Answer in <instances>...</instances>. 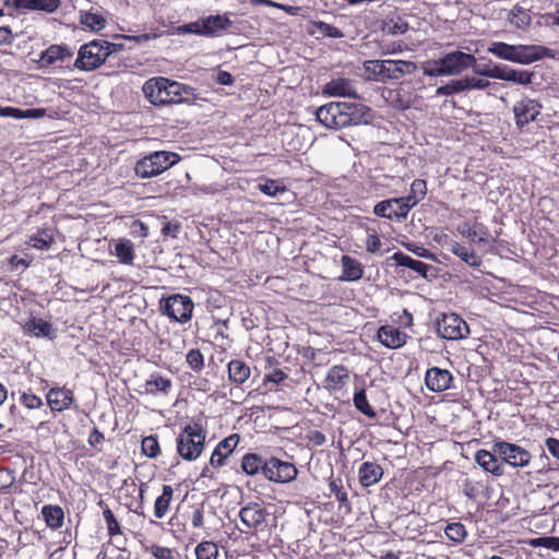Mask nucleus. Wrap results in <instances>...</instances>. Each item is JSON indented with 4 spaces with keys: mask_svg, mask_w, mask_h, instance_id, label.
<instances>
[{
    "mask_svg": "<svg viewBox=\"0 0 559 559\" xmlns=\"http://www.w3.org/2000/svg\"><path fill=\"white\" fill-rule=\"evenodd\" d=\"M463 83H464V90H485L488 86H490V82L488 80L477 78V76H464Z\"/></svg>",
    "mask_w": 559,
    "mask_h": 559,
    "instance_id": "52",
    "label": "nucleus"
},
{
    "mask_svg": "<svg viewBox=\"0 0 559 559\" xmlns=\"http://www.w3.org/2000/svg\"><path fill=\"white\" fill-rule=\"evenodd\" d=\"M240 438L239 435L233 433L218 442L216 448L214 449L211 459H210V465L212 467H221L225 464V461L228 459L229 455L234 452L236 449Z\"/></svg>",
    "mask_w": 559,
    "mask_h": 559,
    "instance_id": "17",
    "label": "nucleus"
},
{
    "mask_svg": "<svg viewBox=\"0 0 559 559\" xmlns=\"http://www.w3.org/2000/svg\"><path fill=\"white\" fill-rule=\"evenodd\" d=\"M353 401H354L355 407L359 412H361L364 415H366L369 418L376 417V412L370 406V404L367 400L366 391L364 389L354 394Z\"/></svg>",
    "mask_w": 559,
    "mask_h": 559,
    "instance_id": "40",
    "label": "nucleus"
},
{
    "mask_svg": "<svg viewBox=\"0 0 559 559\" xmlns=\"http://www.w3.org/2000/svg\"><path fill=\"white\" fill-rule=\"evenodd\" d=\"M453 377L447 369L432 367L427 370L425 382L427 388L432 392H443L450 389Z\"/></svg>",
    "mask_w": 559,
    "mask_h": 559,
    "instance_id": "18",
    "label": "nucleus"
},
{
    "mask_svg": "<svg viewBox=\"0 0 559 559\" xmlns=\"http://www.w3.org/2000/svg\"><path fill=\"white\" fill-rule=\"evenodd\" d=\"M463 79L452 80L449 83L441 85L437 88L436 94L441 95H453L464 92Z\"/></svg>",
    "mask_w": 559,
    "mask_h": 559,
    "instance_id": "46",
    "label": "nucleus"
},
{
    "mask_svg": "<svg viewBox=\"0 0 559 559\" xmlns=\"http://www.w3.org/2000/svg\"><path fill=\"white\" fill-rule=\"evenodd\" d=\"M444 533L455 544L463 543L467 536L465 526H444Z\"/></svg>",
    "mask_w": 559,
    "mask_h": 559,
    "instance_id": "50",
    "label": "nucleus"
},
{
    "mask_svg": "<svg viewBox=\"0 0 559 559\" xmlns=\"http://www.w3.org/2000/svg\"><path fill=\"white\" fill-rule=\"evenodd\" d=\"M269 532L265 530L264 526H261V528H254L252 533H250L249 537L247 538L246 548L249 547L251 549L260 550L267 542Z\"/></svg>",
    "mask_w": 559,
    "mask_h": 559,
    "instance_id": "38",
    "label": "nucleus"
},
{
    "mask_svg": "<svg viewBox=\"0 0 559 559\" xmlns=\"http://www.w3.org/2000/svg\"><path fill=\"white\" fill-rule=\"evenodd\" d=\"M508 21L516 28L524 29L531 24V16L523 8L515 7L509 12Z\"/></svg>",
    "mask_w": 559,
    "mask_h": 559,
    "instance_id": "37",
    "label": "nucleus"
},
{
    "mask_svg": "<svg viewBox=\"0 0 559 559\" xmlns=\"http://www.w3.org/2000/svg\"><path fill=\"white\" fill-rule=\"evenodd\" d=\"M359 483L364 487L377 484L383 476V468L374 462H364L358 471Z\"/></svg>",
    "mask_w": 559,
    "mask_h": 559,
    "instance_id": "25",
    "label": "nucleus"
},
{
    "mask_svg": "<svg viewBox=\"0 0 559 559\" xmlns=\"http://www.w3.org/2000/svg\"><path fill=\"white\" fill-rule=\"evenodd\" d=\"M493 452L497 453L502 461V464H508L512 467H526L531 460L532 454L526 449L508 441H496L492 443Z\"/></svg>",
    "mask_w": 559,
    "mask_h": 559,
    "instance_id": "9",
    "label": "nucleus"
},
{
    "mask_svg": "<svg viewBox=\"0 0 559 559\" xmlns=\"http://www.w3.org/2000/svg\"><path fill=\"white\" fill-rule=\"evenodd\" d=\"M72 57V51L64 45H50L46 50L41 51L39 62L41 67L55 64L57 61H63Z\"/></svg>",
    "mask_w": 559,
    "mask_h": 559,
    "instance_id": "24",
    "label": "nucleus"
},
{
    "mask_svg": "<svg viewBox=\"0 0 559 559\" xmlns=\"http://www.w3.org/2000/svg\"><path fill=\"white\" fill-rule=\"evenodd\" d=\"M20 401L29 409H37L43 406L41 399L31 392H23Z\"/></svg>",
    "mask_w": 559,
    "mask_h": 559,
    "instance_id": "55",
    "label": "nucleus"
},
{
    "mask_svg": "<svg viewBox=\"0 0 559 559\" xmlns=\"http://www.w3.org/2000/svg\"><path fill=\"white\" fill-rule=\"evenodd\" d=\"M143 92L153 105L185 103L195 97L193 87L163 76L146 81Z\"/></svg>",
    "mask_w": 559,
    "mask_h": 559,
    "instance_id": "3",
    "label": "nucleus"
},
{
    "mask_svg": "<svg viewBox=\"0 0 559 559\" xmlns=\"http://www.w3.org/2000/svg\"><path fill=\"white\" fill-rule=\"evenodd\" d=\"M381 248V240L378 235H369L366 241V249L370 253H377Z\"/></svg>",
    "mask_w": 559,
    "mask_h": 559,
    "instance_id": "63",
    "label": "nucleus"
},
{
    "mask_svg": "<svg viewBox=\"0 0 559 559\" xmlns=\"http://www.w3.org/2000/svg\"><path fill=\"white\" fill-rule=\"evenodd\" d=\"M385 29L392 35L404 34L408 31V23L400 16L392 17L385 22Z\"/></svg>",
    "mask_w": 559,
    "mask_h": 559,
    "instance_id": "47",
    "label": "nucleus"
},
{
    "mask_svg": "<svg viewBox=\"0 0 559 559\" xmlns=\"http://www.w3.org/2000/svg\"><path fill=\"white\" fill-rule=\"evenodd\" d=\"M0 117H10L13 119H24V110L14 107H1Z\"/></svg>",
    "mask_w": 559,
    "mask_h": 559,
    "instance_id": "62",
    "label": "nucleus"
},
{
    "mask_svg": "<svg viewBox=\"0 0 559 559\" xmlns=\"http://www.w3.org/2000/svg\"><path fill=\"white\" fill-rule=\"evenodd\" d=\"M258 189L269 197H277L278 194L287 192V189L284 186H278L275 180L259 183Z\"/></svg>",
    "mask_w": 559,
    "mask_h": 559,
    "instance_id": "49",
    "label": "nucleus"
},
{
    "mask_svg": "<svg viewBox=\"0 0 559 559\" xmlns=\"http://www.w3.org/2000/svg\"><path fill=\"white\" fill-rule=\"evenodd\" d=\"M206 433L200 424L188 425L177 438V450L187 461L197 460L203 451Z\"/></svg>",
    "mask_w": 559,
    "mask_h": 559,
    "instance_id": "6",
    "label": "nucleus"
},
{
    "mask_svg": "<svg viewBox=\"0 0 559 559\" xmlns=\"http://www.w3.org/2000/svg\"><path fill=\"white\" fill-rule=\"evenodd\" d=\"M79 17H80V23L84 27H86L93 32H99V31L104 29L107 25L106 17L103 14H100L99 12H94L92 10H80Z\"/></svg>",
    "mask_w": 559,
    "mask_h": 559,
    "instance_id": "26",
    "label": "nucleus"
},
{
    "mask_svg": "<svg viewBox=\"0 0 559 559\" xmlns=\"http://www.w3.org/2000/svg\"><path fill=\"white\" fill-rule=\"evenodd\" d=\"M449 250L472 267H479L481 264L480 257L474 250H469L457 241H452Z\"/></svg>",
    "mask_w": 559,
    "mask_h": 559,
    "instance_id": "29",
    "label": "nucleus"
},
{
    "mask_svg": "<svg viewBox=\"0 0 559 559\" xmlns=\"http://www.w3.org/2000/svg\"><path fill=\"white\" fill-rule=\"evenodd\" d=\"M513 62L520 64H530L534 61L540 60L544 57L552 58V51L544 46L538 45H515Z\"/></svg>",
    "mask_w": 559,
    "mask_h": 559,
    "instance_id": "15",
    "label": "nucleus"
},
{
    "mask_svg": "<svg viewBox=\"0 0 559 559\" xmlns=\"http://www.w3.org/2000/svg\"><path fill=\"white\" fill-rule=\"evenodd\" d=\"M341 262L343 267V276L341 280L358 281L362 277L364 270L357 260L350 258L349 255H343Z\"/></svg>",
    "mask_w": 559,
    "mask_h": 559,
    "instance_id": "31",
    "label": "nucleus"
},
{
    "mask_svg": "<svg viewBox=\"0 0 559 559\" xmlns=\"http://www.w3.org/2000/svg\"><path fill=\"white\" fill-rule=\"evenodd\" d=\"M437 333L444 340L456 341L467 337L469 328L459 314L443 313L437 319Z\"/></svg>",
    "mask_w": 559,
    "mask_h": 559,
    "instance_id": "10",
    "label": "nucleus"
},
{
    "mask_svg": "<svg viewBox=\"0 0 559 559\" xmlns=\"http://www.w3.org/2000/svg\"><path fill=\"white\" fill-rule=\"evenodd\" d=\"M515 49V45H509L503 41H495L488 47V52L500 59L513 62L514 52H516Z\"/></svg>",
    "mask_w": 559,
    "mask_h": 559,
    "instance_id": "35",
    "label": "nucleus"
},
{
    "mask_svg": "<svg viewBox=\"0 0 559 559\" xmlns=\"http://www.w3.org/2000/svg\"><path fill=\"white\" fill-rule=\"evenodd\" d=\"M427 192V185L426 181L423 179H415L411 185V191L409 194L405 195L404 198H409L415 200L414 207L418 204L420 200H423Z\"/></svg>",
    "mask_w": 559,
    "mask_h": 559,
    "instance_id": "45",
    "label": "nucleus"
},
{
    "mask_svg": "<svg viewBox=\"0 0 559 559\" xmlns=\"http://www.w3.org/2000/svg\"><path fill=\"white\" fill-rule=\"evenodd\" d=\"M241 469L250 476L261 473L267 480L285 484L294 480L298 474L293 463L277 457L263 460L255 453H247L241 460Z\"/></svg>",
    "mask_w": 559,
    "mask_h": 559,
    "instance_id": "2",
    "label": "nucleus"
},
{
    "mask_svg": "<svg viewBox=\"0 0 559 559\" xmlns=\"http://www.w3.org/2000/svg\"><path fill=\"white\" fill-rule=\"evenodd\" d=\"M159 444L157 438L147 436L142 440V452L148 457H156L159 454Z\"/></svg>",
    "mask_w": 559,
    "mask_h": 559,
    "instance_id": "48",
    "label": "nucleus"
},
{
    "mask_svg": "<svg viewBox=\"0 0 559 559\" xmlns=\"http://www.w3.org/2000/svg\"><path fill=\"white\" fill-rule=\"evenodd\" d=\"M542 106L534 99L525 98L518 102L513 107L515 123L523 128L534 121L540 112Z\"/></svg>",
    "mask_w": 559,
    "mask_h": 559,
    "instance_id": "16",
    "label": "nucleus"
},
{
    "mask_svg": "<svg viewBox=\"0 0 559 559\" xmlns=\"http://www.w3.org/2000/svg\"><path fill=\"white\" fill-rule=\"evenodd\" d=\"M404 247L412 253H414L415 255L419 257V258H425V259H431V260H435V254L429 251L428 249L421 247V246H418L414 242H407V243H404Z\"/></svg>",
    "mask_w": 559,
    "mask_h": 559,
    "instance_id": "58",
    "label": "nucleus"
},
{
    "mask_svg": "<svg viewBox=\"0 0 559 559\" xmlns=\"http://www.w3.org/2000/svg\"><path fill=\"white\" fill-rule=\"evenodd\" d=\"M317 120L330 129L368 124L373 115L370 107L360 103L331 102L316 110Z\"/></svg>",
    "mask_w": 559,
    "mask_h": 559,
    "instance_id": "1",
    "label": "nucleus"
},
{
    "mask_svg": "<svg viewBox=\"0 0 559 559\" xmlns=\"http://www.w3.org/2000/svg\"><path fill=\"white\" fill-rule=\"evenodd\" d=\"M475 462L486 472L493 476H502L504 474V466L499 455L491 451L478 450L475 453Z\"/></svg>",
    "mask_w": 559,
    "mask_h": 559,
    "instance_id": "20",
    "label": "nucleus"
},
{
    "mask_svg": "<svg viewBox=\"0 0 559 559\" xmlns=\"http://www.w3.org/2000/svg\"><path fill=\"white\" fill-rule=\"evenodd\" d=\"M46 399L52 412H61L73 402V392L66 388H52L48 391Z\"/></svg>",
    "mask_w": 559,
    "mask_h": 559,
    "instance_id": "22",
    "label": "nucleus"
},
{
    "mask_svg": "<svg viewBox=\"0 0 559 559\" xmlns=\"http://www.w3.org/2000/svg\"><path fill=\"white\" fill-rule=\"evenodd\" d=\"M203 19H199L194 22L185 24L178 28L180 34H195L199 36H203V27H202Z\"/></svg>",
    "mask_w": 559,
    "mask_h": 559,
    "instance_id": "56",
    "label": "nucleus"
},
{
    "mask_svg": "<svg viewBox=\"0 0 559 559\" xmlns=\"http://www.w3.org/2000/svg\"><path fill=\"white\" fill-rule=\"evenodd\" d=\"M227 368L229 380L236 385L245 383L251 373L250 367L239 359L230 360Z\"/></svg>",
    "mask_w": 559,
    "mask_h": 559,
    "instance_id": "27",
    "label": "nucleus"
},
{
    "mask_svg": "<svg viewBox=\"0 0 559 559\" xmlns=\"http://www.w3.org/2000/svg\"><path fill=\"white\" fill-rule=\"evenodd\" d=\"M379 342L388 348L396 349L404 346L408 335L393 325H382L378 330Z\"/></svg>",
    "mask_w": 559,
    "mask_h": 559,
    "instance_id": "21",
    "label": "nucleus"
},
{
    "mask_svg": "<svg viewBox=\"0 0 559 559\" xmlns=\"http://www.w3.org/2000/svg\"><path fill=\"white\" fill-rule=\"evenodd\" d=\"M414 202L415 200L404 197L383 200L374 205L373 213L380 217L402 221L414 207Z\"/></svg>",
    "mask_w": 559,
    "mask_h": 559,
    "instance_id": "12",
    "label": "nucleus"
},
{
    "mask_svg": "<svg viewBox=\"0 0 559 559\" xmlns=\"http://www.w3.org/2000/svg\"><path fill=\"white\" fill-rule=\"evenodd\" d=\"M25 330L37 337H53L51 323L40 318H32L25 323Z\"/></svg>",
    "mask_w": 559,
    "mask_h": 559,
    "instance_id": "32",
    "label": "nucleus"
},
{
    "mask_svg": "<svg viewBox=\"0 0 559 559\" xmlns=\"http://www.w3.org/2000/svg\"><path fill=\"white\" fill-rule=\"evenodd\" d=\"M43 537L47 543L51 556L67 548L72 540L71 526H46L43 531Z\"/></svg>",
    "mask_w": 559,
    "mask_h": 559,
    "instance_id": "13",
    "label": "nucleus"
},
{
    "mask_svg": "<svg viewBox=\"0 0 559 559\" xmlns=\"http://www.w3.org/2000/svg\"><path fill=\"white\" fill-rule=\"evenodd\" d=\"M349 374L348 370L344 366H333L326 376V382L331 385L332 389H336L342 386L346 380H348Z\"/></svg>",
    "mask_w": 559,
    "mask_h": 559,
    "instance_id": "36",
    "label": "nucleus"
},
{
    "mask_svg": "<svg viewBox=\"0 0 559 559\" xmlns=\"http://www.w3.org/2000/svg\"><path fill=\"white\" fill-rule=\"evenodd\" d=\"M365 71L372 79L381 82L396 81L417 70V64L406 60H367L364 62Z\"/></svg>",
    "mask_w": 559,
    "mask_h": 559,
    "instance_id": "4",
    "label": "nucleus"
},
{
    "mask_svg": "<svg viewBox=\"0 0 559 559\" xmlns=\"http://www.w3.org/2000/svg\"><path fill=\"white\" fill-rule=\"evenodd\" d=\"M534 72L528 70H509V74L507 81L520 84V85H530L533 82Z\"/></svg>",
    "mask_w": 559,
    "mask_h": 559,
    "instance_id": "44",
    "label": "nucleus"
},
{
    "mask_svg": "<svg viewBox=\"0 0 559 559\" xmlns=\"http://www.w3.org/2000/svg\"><path fill=\"white\" fill-rule=\"evenodd\" d=\"M150 551L156 559H176V557L179 556L175 549L164 547L157 544H153L150 547Z\"/></svg>",
    "mask_w": 559,
    "mask_h": 559,
    "instance_id": "51",
    "label": "nucleus"
},
{
    "mask_svg": "<svg viewBox=\"0 0 559 559\" xmlns=\"http://www.w3.org/2000/svg\"><path fill=\"white\" fill-rule=\"evenodd\" d=\"M174 489L169 485L163 486V492L155 500L154 514L156 518L162 519L168 511L170 501L173 499Z\"/></svg>",
    "mask_w": 559,
    "mask_h": 559,
    "instance_id": "34",
    "label": "nucleus"
},
{
    "mask_svg": "<svg viewBox=\"0 0 559 559\" xmlns=\"http://www.w3.org/2000/svg\"><path fill=\"white\" fill-rule=\"evenodd\" d=\"M96 533H102L105 537H109L108 543L117 549L126 550L128 538L121 530V526H102Z\"/></svg>",
    "mask_w": 559,
    "mask_h": 559,
    "instance_id": "30",
    "label": "nucleus"
},
{
    "mask_svg": "<svg viewBox=\"0 0 559 559\" xmlns=\"http://www.w3.org/2000/svg\"><path fill=\"white\" fill-rule=\"evenodd\" d=\"M103 49L106 53L107 59L110 57V55L116 53L118 51L123 50L124 46L121 43H111L108 40L99 39Z\"/></svg>",
    "mask_w": 559,
    "mask_h": 559,
    "instance_id": "61",
    "label": "nucleus"
},
{
    "mask_svg": "<svg viewBox=\"0 0 559 559\" xmlns=\"http://www.w3.org/2000/svg\"><path fill=\"white\" fill-rule=\"evenodd\" d=\"M424 73L428 76H447L443 66L440 64V58L428 62Z\"/></svg>",
    "mask_w": 559,
    "mask_h": 559,
    "instance_id": "57",
    "label": "nucleus"
},
{
    "mask_svg": "<svg viewBox=\"0 0 559 559\" xmlns=\"http://www.w3.org/2000/svg\"><path fill=\"white\" fill-rule=\"evenodd\" d=\"M202 27L204 37H218L228 32L233 22L226 14H216L202 17Z\"/></svg>",
    "mask_w": 559,
    "mask_h": 559,
    "instance_id": "19",
    "label": "nucleus"
},
{
    "mask_svg": "<svg viewBox=\"0 0 559 559\" xmlns=\"http://www.w3.org/2000/svg\"><path fill=\"white\" fill-rule=\"evenodd\" d=\"M180 160L178 154L167 151L153 152L136 162L134 171L140 178H152L160 175L165 170Z\"/></svg>",
    "mask_w": 559,
    "mask_h": 559,
    "instance_id": "5",
    "label": "nucleus"
},
{
    "mask_svg": "<svg viewBox=\"0 0 559 559\" xmlns=\"http://www.w3.org/2000/svg\"><path fill=\"white\" fill-rule=\"evenodd\" d=\"M32 10L55 12L60 7V0H32Z\"/></svg>",
    "mask_w": 559,
    "mask_h": 559,
    "instance_id": "53",
    "label": "nucleus"
},
{
    "mask_svg": "<svg viewBox=\"0 0 559 559\" xmlns=\"http://www.w3.org/2000/svg\"><path fill=\"white\" fill-rule=\"evenodd\" d=\"M392 259L396 262L397 265L406 266V267L413 270L414 272L420 274L425 278L428 277V271L430 269H432L430 265H428L421 261L415 260L412 257L404 254L401 251L395 252L392 255Z\"/></svg>",
    "mask_w": 559,
    "mask_h": 559,
    "instance_id": "28",
    "label": "nucleus"
},
{
    "mask_svg": "<svg viewBox=\"0 0 559 559\" xmlns=\"http://www.w3.org/2000/svg\"><path fill=\"white\" fill-rule=\"evenodd\" d=\"M521 543L527 544L532 547H545L547 549L559 551V537L546 536L524 539Z\"/></svg>",
    "mask_w": 559,
    "mask_h": 559,
    "instance_id": "39",
    "label": "nucleus"
},
{
    "mask_svg": "<svg viewBox=\"0 0 559 559\" xmlns=\"http://www.w3.org/2000/svg\"><path fill=\"white\" fill-rule=\"evenodd\" d=\"M187 362L194 371H200L204 365V358L199 349H191L187 354Z\"/></svg>",
    "mask_w": 559,
    "mask_h": 559,
    "instance_id": "54",
    "label": "nucleus"
},
{
    "mask_svg": "<svg viewBox=\"0 0 559 559\" xmlns=\"http://www.w3.org/2000/svg\"><path fill=\"white\" fill-rule=\"evenodd\" d=\"M160 308L171 320L186 323L191 319L194 304L189 296L174 294L160 300Z\"/></svg>",
    "mask_w": 559,
    "mask_h": 559,
    "instance_id": "8",
    "label": "nucleus"
},
{
    "mask_svg": "<svg viewBox=\"0 0 559 559\" xmlns=\"http://www.w3.org/2000/svg\"><path fill=\"white\" fill-rule=\"evenodd\" d=\"M173 388V381L170 378L162 376L159 372L151 373L150 378L144 383V391L147 394L167 395Z\"/></svg>",
    "mask_w": 559,
    "mask_h": 559,
    "instance_id": "23",
    "label": "nucleus"
},
{
    "mask_svg": "<svg viewBox=\"0 0 559 559\" xmlns=\"http://www.w3.org/2000/svg\"><path fill=\"white\" fill-rule=\"evenodd\" d=\"M440 64L443 66L447 76L460 75L467 69H472L474 72L478 69L475 56L461 50L450 51L441 56Z\"/></svg>",
    "mask_w": 559,
    "mask_h": 559,
    "instance_id": "11",
    "label": "nucleus"
},
{
    "mask_svg": "<svg viewBox=\"0 0 559 559\" xmlns=\"http://www.w3.org/2000/svg\"><path fill=\"white\" fill-rule=\"evenodd\" d=\"M3 5L14 10H32V0H3Z\"/></svg>",
    "mask_w": 559,
    "mask_h": 559,
    "instance_id": "60",
    "label": "nucleus"
},
{
    "mask_svg": "<svg viewBox=\"0 0 559 559\" xmlns=\"http://www.w3.org/2000/svg\"><path fill=\"white\" fill-rule=\"evenodd\" d=\"M41 514L46 524H62L64 513L59 506H45L41 510Z\"/></svg>",
    "mask_w": 559,
    "mask_h": 559,
    "instance_id": "41",
    "label": "nucleus"
},
{
    "mask_svg": "<svg viewBox=\"0 0 559 559\" xmlns=\"http://www.w3.org/2000/svg\"><path fill=\"white\" fill-rule=\"evenodd\" d=\"M197 559H217L218 547L213 542H202L195 547Z\"/></svg>",
    "mask_w": 559,
    "mask_h": 559,
    "instance_id": "42",
    "label": "nucleus"
},
{
    "mask_svg": "<svg viewBox=\"0 0 559 559\" xmlns=\"http://www.w3.org/2000/svg\"><path fill=\"white\" fill-rule=\"evenodd\" d=\"M107 60L99 39H94L80 47L73 67L81 71H94Z\"/></svg>",
    "mask_w": 559,
    "mask_h": 559,
    "instance_id": "7",
    "label": "nucleus"
},
{
    "mask_svg": "<svg viewBox=\"0 0 559 559\" xmlns=\"http://www.w3.org/2000/svg\"><path fill=\"white\" fill-rule=\"evenodd\" d=\"M546 447L549 453L559 460V440L556 438L546 439Z\"/></svg>",
    "mask_w": 559,
    "mask_h": 559,
    "instance_id": "64",
    "label": "nucleus"
},
{
    "mask_svg": "<svg viewBox=\"0 0 559 559\" xmlns=\"http://www.w3.org/2000/svg\"><path fill=\"white\" fill-rule=\"evenodd\" d=\"M115 254L120 263L131 264L134 259V247L131 240L119 239L115 243Z\"/></svg>",
    "mask_w": 559,
    "mask_h": 559,
    "instance_id": "33",
    "label": "nucleus"
},
{
    "mask_svg": "<svg viewBox=\"0 0 559 559\" xmlns=\"http://www.w3.org/2000/svg\"><path fill=\"white\" fill-rule=\"evenodd\" d=\"M509 70H510V68L506 64H503V66L495 64L493 67L484 69V70H480L478 68L477 70H475V73L478 75L486 76V78L507 81Z\"/></svg>",
    "mask_w": 559,
    "mask_h": 559,
    "instance_id": "43",
    "label": "nucleus"
},
{
    "mask_svg": "<svg viewBox=\"0 0 559 559\" xmlns=\"http://www.w3.org/2000/svg\"><path fill=\"white\" fill-rule=\"evenodd\" d=\"M322 93L329 97L360 98L357 93L355 82L345 78L332 79L323 86Z\"/></svg>",
    "mask_w": 559,
    "mask_h": 559,
    "instance_id": "14",
    "label": "nucleus"
},
{
    "mask_svg": "<svg viewBox=\"0 0 559 559\" xmlns=\"http://www.w3.org/2000/svg\"><path fill=\"white\" fill-rule=\"evenodd\" d=\"M227 530L225 533L228 536V539L231 540L233 546L240 547V539L242 534V528L240 526H226Z\"/></svg>",
    "mask_w": 559,
    "mask_h": 559,
    "instance_id": "59",
    "label": "nucleus"
}]
</instances>
